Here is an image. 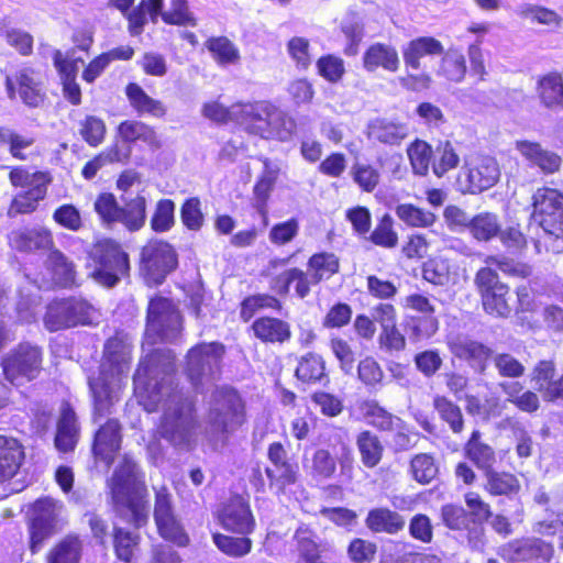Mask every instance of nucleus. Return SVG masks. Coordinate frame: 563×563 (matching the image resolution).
Masks as SVG:
<instances>
[{
  "mask_svg": "<svg viewBox=\"0 0 563 563\" xmlns=\"http://www.w3.org/2000/svg\"><path fill=\"white\" fill-rule=\"evenodd\" d=\"M161 351H152L141 358L133 374V394L147 413L161 415L150 431L145 449L151 457L165 453L163 441L174 449H191L199 427L196 401L172 379L157 378L156 367Z\"/></svg>",
  "mask_w": 563,
  "mask_h": 563,
  "instance_id": "nucleus-1",
  "label": "nucleus"
},
{
  "mask_svg": "<svg viewBox=\"0 0 563 563\" xmlns=\"http://www.w3.org/2000/svg\"><path fill=\"white\" fill-rule=\"evenodd\" d=\"M483 262L485 265L475 272L473 278L482 309L492 318L507 319L514 310L511 288L501 280L498 271L509 278L529 279L533 267L506 255H486Z\"/></svg>",
  "mask_w": 563,
  "mask_h": 563,
  "instance_id": "nucleus-2",
  "label": "nucleus"
},
{
  "mask_svg": "<svg viewBox=\"0 0 563 563\" xmlns=\"http://www.w3.org/2000/svg\"><path fill=\"white\" fill-rule=\"evenodd\" d=\"M110 505L117 516L128 518L136 529L148 520V489L144 472L137 463L124 456L114 470L109 483Z\"/></svg>",
  "mask_w": 563,
  "mask_h": 563,
  "instance_id": "nucleus-3",
  "label": "nucleus"
},
{
  "mask_svg": "<svg viewBox=\"0 0 563 563\" xmlns=\"http://www.w3.org/2000/svg\"><path fill=\"white\" fill-rule=\"evenodd\" d=\"M246 422V402L241 393L230 385L217 388L207 415V423L212 433L228 438Z\"/></svg>",
  "mask_w": 563,
  "mask_h": 563,
  "instance_id": "nucleus-4",
  "label": "nucleus"
},
{
  "mask_svg": "<svg viewBox=\"0 0 563 563\" xmlns=\"http://www.w3.org/2000/svg\"><path fill=\"white\" fill-rule=\"evenodd\" d=\"M89 257L93 264L91 277L103 287L112 288L131 275L130 255L115 239L96 241Z\"/></svg>",
  "mask_w": 563,
  "mask_h": 563,
  "instance_id": "nucleus-5",
  "label": "nucleus"
},
{
  "mask_svg": "<svg viewBox=\"0 0 563 563\" xmlns=\"http://www.w3.org/2000/svg\"><path fill=\"white\" fill-rule=\"evenodd\" d=\"M146 208V199L141 195L130 199L124 206L109 191L98 194L93 201V211L102 227L111 229L121 223L130 232H136L145 225Z\"/></svg>",
  "mask_w": 563,
  "mask_h": 563,
  "instance_id": "nucleus-6",
  "label": "nucleus"
},
{
  "mask_svg": "<svg viewBox=\"0 0 563 563\" xmlns=\"http://www.w3.org/2000/svg\"><path fill=\"white\" fill-rule=\"evenodd\" d=\"M43 363V349L29 341H22L2 356L0 367L7 382L21 386L40 377L44 369Z\"/></svg>",
  "mask_w": 563,
  "mask_h": 563,
  "instance_id": "nucleus-7",
  "label": "nucleus"
},
{
  "mask_svg": "<svg viewBox=\"0 0 563 563\" xmlns=\"http://www.w3.org/2000/svg\"><path fill=\"white\" fill-rule=\"evenodd\" d=\"M177 267L178 254L169 242L151 239L141 247L139 274L147 287L161 286Z\"/></svg>",
  "mask_w": 563,
  "mask_h": 563,
  "instance_id": "nucleus-8",
  "label": "nucleus"
},
{
  "mask_svg": "<svg viewBox=\"0 0 563 563\" xmlns=\"http://www.w3.org/2000/svg\"><path fill=\"white\" fill-rule=\"evenodd\" d=\"M145 324L161 341L172 342L184 331V316L172 298L156 294L148 299Z\"/></svg>",
  "mask_w": 563,
  "mask_h": 563,
  "instance_id": "nucleus-9",
  "label": "nucleus"
},
{
  "mask_svg": "<svg viewBox=\"0 0 563 563\" xmlns=\"http://www.w3.org/2000/svg\"><path fill=\"white\" fill-rule=\"evenodd\" d=\"M92 306L81 297L56 298L48 302L43 316L47 331L57 332L91 324Z\"/></svg>",
  "mask_w": 563,
  "mask_h": 563,
  "instance_id": "nucleus-10",
  "label": "nucleus"
},
{
  "mask_svg": "<svg viewBox=\"0 0 563 563\" xmlns=\"http://www.w3.org/2000/svg\"><path fill=\"white\" fill-rule=\"evenodd\" d=\"M404 308L417 314L407 316L404 320V329L412 343L431 339L440 329V320L437 308L429 296L412 292L405 297Z\"/></svg>",
  "mask_w": 563,
  "mask_h": 563,
  "instance_id": "nucleus-11",
  "label": "nucleus"
},
{
  "mask_svg": "<svg viewBox=\"0 0 563 563\" xmlns=\"http://www.w3.org/2000/svg\"><path fill=\"white\" fill-rule=\"evenodd\" d=\"M531 219L545 234L563 241V192L539 187L531 197Z\"/></svg>",
  "mask_w": 563,
  "mask_h": 563,
  "instance_id": "nucleus-12",
  "label": "nucleus"
},
{
  "mask_svg": "<svg viewBox=\"0 0 563 563\" xmlns=\"http://www.w3.org/2000/svg\"><path fill=\"white\" fill-rule=\"evenodd\" d=\"M153 517L157 533L163 540L180 548L189 544L190 538L176 512L173 495L165 485L154 490Z\"/></svg>",
  "mask_w": 563,
  "mask_h": 563,
  "instance_id": "nucleus-13",
  "label": "nucleus"
},
{
  "mask_svg": "<svg viewBox=\"0 0 563 563\" xmlns=\"http://www.w3.org/2000/svg\"><path fill=\"white\" fill-rule=\"evenodd\" d=\"M497 555L507 563H559L553 543L538 537L512 539L498 547Z\"/></svg>",
  "mask_w": 563,
  "mask_h": 563,
  "instance_id": "nucleus-14",
  "label": "nucleus"
},
{
  "mask_svg": "<svg viewBox=\"0 0 563 563\" xmlns=\"http://www.w3.org/2000/svg\"><path fill=\"white\" fill-rule=\"evenodd\" d=\"M225 346L218 341L199 342L185 355L184 374L194 387L202 385L205 377L213 375V363L219 367Z\"/></svg>",
  "mask_w": 563,
  "mask_h": 563,
  "instance_id": "nucleus-15",
  "label": "nucleus"
},
{
  "mask_svg": "<svg viewBox=\"0 0 563 563\" xmlns=\"http://www.w3.org/2000/svg\"><path fill=\"white\" fill-rule=\"evenodd\" d=\"M446 346L455 358L465 362L478 374H484L493 360L494 350L490 345L467 335L448 338Z\"/></svg>",
  "mask_w": 563,
  "mask_h": 563,
  "instance_id": "nucleus-16",
  "label": "nucleus"
},
{
  "mask_svg": "<svg viewBox=\"0 0 563 563\" xmlns=\"http://www.w3.org/2000/svg\"><path fill=\"white\" fill-rule=\"evenodd\" d=\"M267 459L273 465L265 468L269 487L275 488L278 495L285 494L286 488L298 481V465L290 462L284 444L278 441L268 445Z\"/></svg>",
  "mask_w": 563,
  "mask_h": 563,
  "instance_id": "nucleus-17",
  "label": "nucleus"
},
{
  "mask_svg": "<svg viewBox=\"0 0 563 563\" xmlns=\"http://www.w3.org/2000/svg\"><path fill=\"white\" fill-rule=\"evenodd\" d=\"M463 174L466 179L465 191L481 194L494 187L500 178V168L493 156L479 154L466 162Z\"/></svg>",
  "mask_w": 563,
  "mask_h": 563,
  "instance_id": "nucleus-18",
  "label": "nucleus"
},
{
  "mask_svg": "<svg viewBox=\"0 0 563 563\" xmlns=\"http://www.w3.org/2000/svg\"><path fill=\"white\" fill-rule=\"evenodd\" d=\"M217 518L224 530L235 534L250 536L256 527L251 506L241 495L230 497Z\"/></svg>",
  "mask_w": 563,
  "mask_h": 563,
  "instance_id": "nucleus-19",
  "label": "nucleus"
},
{
  "mask_svg": "<svg viewBox=\"0 0 563 563\" xmlns=\"http://www.w3.org/2000/svg\"><path fill=\"white\" fill-rule=\"evenodd\" d=\"M4 86L10 99H14L18 93L22 102L30 108L40 107L46 99L42 82L35 78V70L31 67L18 70L14 79L7 76Z\"/></svg>",
  "mask_w": 563,
  "mask_h": 563,
  "instance_id": "nucleus-20",
  "label": "nucleus"
},
{
  "mask_svg": "<svg viewBox=\"0 0 563 563\" xmlns=\"http://www.w3.org/2000/svg\"><path fill=\"white\" fill-rule=\"evenodd\" d=\"M531 382L545 402L563 401V372L556 375L553 360H540L531 371Z\"/></svg>",
  "mask_w": 563,
  "mask_h": 563,
  "instance_id": "nucleus-21",
  "label": "nucleus"
},
{
  "mask_svg": "<svg viewBox=\"0 0 563 563\" xmlns=\"http://www.w3.org/2000/svg\"><path fill=\"white\" fill-rule=\"evenodd\" d=\"M121 423L115 418L108 419L95 432L91 443V452L96 459L107 464L113 463L117 453L121 448L122 434Z\"/></svg>",
  "mask_w": 563,
  "mask_h": 563,
  "instance_id": "nucleus-22",
  "label": "nucleus"
},
{
  "mask_svg": "<svg viewBox=\"0 0 563 563\" xmlns=\"http://www.w3.org/2000/svg\"><path fill=\"white\" fill-rule=\"evenodd\" d=\"M464 501L470 509V523H473L466 534L467 542L474 549L484 547L486 543L484 523L489 521L493 517L490 505L475 492L466 493L464 495Z\"/></svg>",
  "mask_w": 563,
  "mask_h": 563,
  "instance_id": "nucleus-23",
  "label": "nucleus"
},
{
  "mask_svg": "<svg viewBox=\"0 0 563 563\" xmlns=\"http://www.w3.org/2000/svg\"><path fill=\"white\" fill-rule=\"evenodd\" d=\"M9 246L20 253L51 251L55 246L53 232L45 227L13 230L8 235Z\"/></svg>",
  "mask_w": 563,
  "mask_h": 563,
  "instance_id": "nucleus-24",
  "label": "nucleus"
},
{
  "mask_svg": "<svg viewBox=\"0 0 563 563\" xmlns=\"http://www.w3.org/2000/svg\"><path fill=\"white\" fill-rule=\"evenodd\" d=\"M152 21L161 16L168 25L196 26L197 19L189 10L187 0H147Z\"/></svg>",
  "mask_w": 563,
  "mask_h": 563,
  "instance_id": "nucleus-25",
  "label": "nucleus"
},
{
  "mask_svg": "<svg viewBox=\"0 0 563 563\" xmlns=\"http://www.w3.org/2000/svg\"><path fill=\"white\" fill-rule=\"evenodd\" d=\"M294 552L298 563H322V554L327 550L318 532L307 523H300L292 536Z\"/></svg>",
  "mask_w": 563,
  "mask_h": 563,
  "instance_id": "nucleus-26",
  "label": "nucleus"
},
{
  "mask_svg": "<svg viewBox=\"0 0 563 563\" xmlns=\"http://www.w3.org/2000/svg\"><path fill=\"white\" fill-rule=\"evenodd\" d=\"M534 91L543 109L563 112V73L550 70L538 75Z\"/></svg>",
  "mask_w": 563,
  "mask_h": 563,
  "instance_id": "nucleus-27",
  "label": "nucleus"
},
{
  "mask_svg": "<svg viewBox=\"0 0 563 563\" xmlns=\"http://www.w3.org/2000/svg\"><path fill=\"white\" fill-rule=\"evenodd\" d=\"M516 150L533 167H538L545 175L560 172L563 159L558 153L544 148L537 141L520 140L516 142Z\"/></svg>",
  "mask_w": 563,
  "mask_h": 563,
  "instance_id": "nucleus-28",
  "label": "nucleus"
},
{
  "mask_svg": "<svg viewBox=\"0 0 563 563\" xmlns=\"http://www.w3.org/2000/svg\"><path fill=\"white\" fill-rule=\"evenodd\" d=\"M316 286L308 271L300 267H290L274 277L271 288L279 296L286 297L294 291L299 299H305Z\"/></svg>",
  "mask_w": 563,
  "mask_h": 563,
  "instance_id": "nucleus-29",
  "label": "nucleus"
},
{
  "mask_svg": "<svg viewBox=\"0 0 563 563\" xmlns=\"http://www.w3.org/2000/svg\"><path fill=\"white\" fill-rule=\"evenodd\" d=\"M295 378L306 386H328L330 376L324 357L313 351L302 354L294 373Z\"/></svg>",
  "mask_w": 563,
  "mask_h": 563,
  "instance_id": "nucleus-30",
  "label": "nucleus"
},
{
  "mask_svg": "<svg viewBox=\"0 0 563 563\" xmlns=\"http://www.w3.org/2000/svg\"><path fill=\"white\" fill-rule=\"evenodd\" d=\"M117 134L129 145L142 142L150 151L156 152L163 147L156 129L142 120H123L117 126Z\"/></svg>",
  "mask_w": 563,
  "mask_h": 563,
  "instance_id": "nucleus-31",
  "label": "nucleus"
},
{
  "mask_svg": "<svg viewBox=\"0 0 563 563\" xmlns=\"http://www.w3.org/2000/svg\"><path fill=\"white\" fill-rule=\"evenodd\" d=\"M362 65L368 73L383 69L394 74L400 68V58L395 46L383 42H375L364 51Z\"/></svg>",
  "mask_w": 563,
  "mask_h": 563,
  "instance_id": "nucleus-32",
  "label": "nucleus"
},
{
  "mask_svg": "<svg viewBox=\"0 0 563 563\" xmlns=\"http://www.w3.org/2000/svg\"><path fill=\"white\" fill-rule=\"evenodd\" d=\"M25 460V449L14 437L0 434V484L15 477Z\"/></svg>",
  "mask_w": 563,
  "mask_h": 563,
  "instance_id": "nucleus-33",
  "label": "nucleus"
},
{
  "mask_svg": "<svg viewBox=\"0 0 563 563\" xmlns=\"http://www.w3.org/2000/svg\"><path fill=\"white\" fill-rule=\"evenodd\" d=\"M253 335L264 344H284L291 339L289 322L273 316H261L251 324Z\"/></svg>",
  "mask_w": 563,
  "mask_h": 563,
  "instance_id": "nucleus-34",
  "label": "nucleus"
},
{
  "mask_svg": "<svg viewBox=\"0 0 563 563\" xmlns=\"http://www.w3.org/2000/svg\"><path fill=\"white\" fill-rule=\"evenodd\" d=\"M125 97L140 117H150L154 119H165L168 113V107L161 99L151 97L137 82H128L124 88Z\"/></svg>",
  "mask_w": 563,
  "mask_h": 563,
  "instance_id": "nucleus-35",
  "label": "nucleus"
},
{
  "mask_svg": "<svg viewBox=\"0 0 563 563\" xmlns=\"http://www.w3.org/2000/svg\"><path fill=\"white\" fill-rule=\"evenodd\" d=\"M273 104V102L267 100L235 102L236 123L244 125L250 133L261 136Z\"/></svg>",
  "mask_w": 563,
  "mask_h": 563,
  "instance_id": "nucleus-36",
  "label": "nucleus"
},
{
  "mask_svg": "<svg viewBox=\"0 0 563 563\" xmlns=\"http://www.w3.org/2000/svg\"><path fill=\"white\" fill-rule=\"evenodd\" d=\"M46 269L52 283L59 288L78 286L76 265L55 246L48 252Z\"/></svg>",
  "mask_w": 563,
  "mask_h": 563,
  "instance_id": "nucleus-37",
  "label": "nucleus"
},
{
  "mask_svg": "<svg viewBox=\"0 0 563 563\" xmlns=\"http://www.w3.org/2000/svg\"><path fill=\"white\" fill-rule=\"evenodd\" d=\"M80 437L77 416L71 407L63 408L56 424L54 444L58 452H74Z\"/></svg>",
  "mask_w": 563,
  "mask_h": 563,
  "instance_id": "nucleus-38",
  "label": "nucleus"
},
{
  "mask_svg": "<svg viewBox=\"0 0 563 563\" xmlns=\"http://www.w3.org/2000/svg\"><path fill=\"white\" fill-rule=\"evenodd\" d=\"M358 409L365 422L380 433L394 432L401 418L382 406L376 399H363Z\"/></svg>",
  "mask_w": 563,
  "mask_h": 563,
  "instance_id": "nucleus-39",
  "label": "nucleus"
},
{
  "mask_svg": "<svg viewBox=\"0 0 563 563\" xmlns=\"http://www.w3.org/2000/svg\"><path fill=\"white\" fill-rule=\"evenodd\" d=\"M443 44L433 36H419L408 42L402 49V58L407 69L418 70L424 56L441 55Z\"/></svg>",
  "mask_w": 563,
  "mask_h": 563,
  "instance_id": "nucleus-40",
  "label": "nucleus"
},
{
  "mask_svg": "<svg viewBox=\"0 0 563 563\" xmlns=\"http://www.w3.org/2000/svg\"><path fill=\"white\" fill-rule=\"evenodd\" d=\"M307 271L316 285L328 282L341 271V260L330 251L312 253L306 263Z\"/></svg>",
  "mask_w": 563,
  "mask_h": 563,
  "instance_id": "nucleus-41",
  "label": "nucleus"
},
{
  "mask_svg": "<svg viewBox=\"0 0 563 563\" xmlns=\"http://www.w3.org/2000/svg\"><path fill=\"white\" fill-rule=\"evenodd\" d=\"M464 456L483 473L494 467L496 452L492 445L482 440V433L474 429L463 445Z\"/></svg>",
  "mask_w": 563,
  "mask_h": 563,
  "instance_id": "nucleus-42",
  "label": "nucleus"
},
{
  "mask_svg": "<svg viewBox=\"0 0 563 563\" xmlns=\"http://www.w3.org/2000/svg\"><path fill=\"white\" fill-rule=\"evenodd\" d=\"M404 517L388 507H376L367 512L365 526L372 533L397 534L405 528Z\"/></svg>",
  "mask_w": 563,
  "mask_h": 563,
  "instance_id": "nucleus-43",
  "label": "nucleus"
},
{
  "mask_svg": "<svg viewBox=\"0 0 563 563\" xmlns=\"http://www.w3.org/2000/svg\"><path fill=\"white\" fill-rule=\"evenodd\" d=\"M103 360L111 374L122 375L129 371L132 361L131 347L122 335L115 333L106 341Z\"/></svg>",
  "mask_w": 563,
  "mask_h": 563,
  "instance_id": "nucleus-44",
  "label": "nucleus"
},
{
  "mask_svg": "<svg viewBox=\"0 0 563 563\" xmlns=\"http://www.w3.org/2000/svg\"><path fill=\"white\" fill-rule=\"evenodd\" d=\"M483 474L486 478L484 489L489 496L511 498L520 493L521 484L516 474L507 471H496L494 467Z\"/></svg>",
  "mask_w": 563,
  "mask_h": 563,
  "instance_id": "nucleus-45",
  "label": "nucleus"
},
{
  "mask_svg": "<svg viewBox=\"0 0 563 563\" xmlns=\"http://www.w3.org/2000/svg\"><path fill=\"white\" fill-rule=\"evenodd\" d=\"M499 388L506 395V401L514 405L519 411L526 413H534L540 407L541 402L536 391L525 389L522 383L517 380L501 382Z\"/></svg>",
  "mask_w": 563,
  "mask_h": 563,
  "instance_id": "nucleus-46",
  "label": "nucleus"
},
{
  "mask_svg": "<svg viewBox=\"0 0 563 563\" xmlns=\"http://www.w3.org/2000/svg\"><path fill=\"white\" fill-rule=\"evenodd\" d=\"M296 122L285 111L273 104L261 137L278 142H287L296 133Z\"/></svg>",
  "mask_w": 563,
  "mask_h": 563,
  "instance_id": "nucleus-47",
  "label": "nucleus"
},
{
  "mask_svg": "<svg viewBox=\"0 0 563 563\" xmlns=\"http://www.w3.org/2000/svg\"><path fill=\"white\" fill-rule=\"evenodd\" d=\"M408 474L412 481L420 485H429L440 474V464L437 456L430 452L413 454L408 463Z\"/></svg>",
  "mask_w": 563,
  "mask_h": 563,
  "instance_id": "nucleus-48",
  "label": "nucleus"
},
{
  "mask_svg": "<svg viewBox=\"0 0 563 563\" xmlns=\"http://www.w3.org/2000/svg\"><path fill=\"white\" fill-rule=\"evenodd\" d=\"M141 539L140 533L114 526L112 529V547L117 560L123 563H135Z\"/></svg>",
  "mask_w": 563,
  "mask_h": 563,
  "instance_id": "nucleus-49",
  "label": "nucleus"
},
{
  "mask_svg": "<svg viewBox=\"0 0 563 563\" xmlns=\"http://www.w3.org/2000/svg\"><path fill=\"white\" fill-rule=\"evenodd\" d=\"M82 540L76 533H68L57 541L47 552V563H80Z\"/></svg>",
  "mask_w": 563,
  "mask_h": 563,
  "instance_id": "nucleus-50",
  "label": "nucleus"
},
{
  "mask_svg": "<svg viewBox=\"0 0 563 563\" xmlns=\"http://www.w3.org/2000/svg\"><path fill=\"white\" fill-rule=\"evenodd\" d=\"M438 76L448 82H462L467 74L466 57L459 48L450 47L441 54Z\"/></svg>",
  "mask_w": 563,
  "mask_h": 563,
  "instance_id": "nucleus-51",
  "label": "nucleus"
},
{
  "mask_svg": "<svg viewBox=\"0 0 563 563\" xmlns=\"http://www.w3.org/2000/svg\"><path fill=\"white\" fill-rule=\"evenodd\" d=\"M284 308L283 301L274 295L258 292L244 297L239 306L240 319L243 322L251 321L254 316L262 310H273L280 312Z\"/></svg>",
  "mask_w": 563,
  "mask_h": 563,
  "instance_id": "nucleus-52",
  "label": "nucleus"
},
{
  "mask_svg": "<svg viewBox=\"0 0 563 563\" xmlns=\"http://www.w3.org/2000/svg\"><path fill=\"white\" fill-rule=\"evenodd\" d=\"M88 386L92 401V421L97 422L111 413L113 407L112 389L109 382L101 377L90 378Z\"/></svg>",
  "mask_w": 563,
  "mask_h": 563,
  "instance_id": "nucleus-53",
  "label": "nucleus"
},
{
  "mask_svg": "<svg viewBox=\"0 0 563 563\" xmlns=\"http://www.w3.org/2000/svg\"><path fill=\"white\" fill-rule=\"evenodd\" d=\"M356 446L362 464L367 468L376 467L383 460L385 448L379 437L371 430H363L356 435Z\"/></svg>",
  "mask_w": 563,
  "mask_h": 563,
  "instance_id": "nucleus-54",
  "label": "nucleus"
},
{
  "mask_svg": "<svg viewBox=\"0 0 563 563\" xmlns=\"http://www.w3.org/2000/svg\"><path fill=\"white\" fill-rule=\"evenodd\" d=\"M460 162V155L450 140H441L433 147L431 170L435 177H444L449 172L456 169Z\"/></svg>",
  "mask_w": 563,
  "mask_h": 563,
  "instance_id": "nucleus-55",
  "label": "nucleus"
},
{
  "mask_svg": "<svg viewBox=\"0 0 563 563\" xmlns=\"http://www.w3.org/2000/svg\"><path fill=\"white\" fill-rule=\"evenodd\" d=\"M432 145L421 139H415L407 145L406 154L415 176H428L432 168Z\"/></svg>",
  "mask_w": 563,
  "mask_h": 563,
  "instance_id": "nucleus-56",
  "label": "nucleus"
},
{
  "mask_svg": "<svg viewBox=\"0 0 563 563\" xmlns=\"http://www.w3.org/2000/svg\"><path fill=\"white\" fill-rule=\"evenodd\" d=\"M205 47L219 66L235 65L241 59L238 46L224 35L208 37Z\"/></svg>",
  "mask_w": 563,
  "mask_h": 563,
  "instance_id": "nucleus-57",
  "label": "nucleus"
},
{
  "mask_svg": "<svg viewBox=\"0 0 563 563\" xmlns=\"http://www.w3.org/2000/svg\"><path fill=\"white\" fill-rule=\"evenodd\" d=\"M432 405L441 421L448 424L452 433L461 434L464 431V415L456 402L444 395H435Z\"/></svg>",
  "mask_w": 563,
  "mask_h": 563,
  "instance_id": "nucleus-58",
  "label": "nucleus"
},
{
  "mask_svg": "<svg viewBox=\"0 0 563 563\" xmlns=\"http://www.w3.org/2000/svg\"><path fill=\"white\" fill-rule=\"evenodd\" d=\"M277 180V170L274 169H265L257 178L253 187V196L255 199V208L257 212L261 214L263 220V225L266 228L268 225V200L271 197V192L274 189V186Z\"/></svg>",
  "mask_w": 563,
  "mask_h": 563,
  "instance_id": "nucleus-59",
  "label": "nucleus"
},
{
  "mask_svg": "<svg viewBox=\"0 0 563 563\" xmlns=\"http://www.w3.org/2000/svg\"><path fill=\"white\" fill-rule=\"evenodd\" d=\"M49 184L37 183L16 195L10 206V212L14 214H29L34 212L40 201L44 200L47 195V187Z\"/></svg>",
  "mask_w": 563,
  "mask_h": 563,
  "instance_id": "nucleus-60",
  "label": "nucleus"
},
{
  "mask_svg": "<svg viewBox=\"0 0 563 563\" xmlns=\"http://www.w3.org/2000/svg\"><path fill=\"white\" fill-rule=\"evenodd\" d=\"M395 213L397 218L409 228H430L437 221V216L429 210L406 202L396 206Z\"/></svg>",
  "mask_w": 563,
  "mask_h": 563,
  "instance_id": "nucleus-61",
  "label": "nucleus"
},
{
  "mask_svg": "<svg viewBox=\"0 0 563 563\" xmlns=\"http://www.w3.org/2000/svg\"><path fill=\"white\" fill-rule=\"evenodd\" d=\"M368 234V241L375 246L394 249L397 246L399 236L395 230V222L389 213H384L376 221L374 229Z\"/></svg>",
  "mask_w": 563,
  "mask_h": 563,
  "instance_id": "nucleus-62",
  "label": "nucleus"
},
{
  "mask_svg": "<svg viewBox=\"0 0 563 563\" xmlns=\"http://www.w3.org/2000/svg\"><path fill=\"white\" fill-rule=\"evenodd\" d=\"M468 229L475 240L479 242H488L498 236L500 232V224L497 214L492 212H481L471 219Z\"/></svg>",
  "mask_w": 563,
  "mask_h": 563,
  "instance_id": "nucleus-63",
  "label": "nucleus"
},
{
  "mask_svg": "<svg viewBox=\"0 0 563 563\" xmlns=\"http://www.w3.org/2000/svg\"><path fill=\"white\" fill-rule=\"evenodd\" d=\"M357 379L368 389L377 390L384 386L385 373L374 356L363 357L356 367Z\"/></svg>",
  "mask_w": 563,
  "mask_h": 563,
  "instance_id": "nucleus-64",
  "label": "nucleus"
}]
</instances>
